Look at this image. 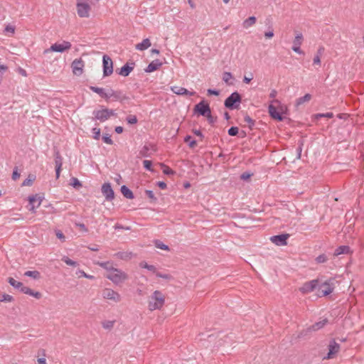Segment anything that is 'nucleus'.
<instances>
[{
    "instance_id": "393cba45",
    "label": "nucleus",
    "mask_w": 364,
    "mask_h": 364,
    "mask_svg": "<svg viewBox=\"0 0 364 364\" xmlns=\"http://www.w3.org/2000/svg\"><path fill=\"white\" fill-rule=\"evenodd\" d=\"M256 21H257L256 17L250 16V17L247 18V19H245L242 22V27L245 29H247V28H250L251 26H252L253 25H255L256 23Z\"/></svg>"
},
{
    "instance_id": "338daca9",
    "label": "nucleus",
    "mask_w": 364,
    "mask_h": 364,
    "mask_svg": "<svg viewBox=\"0 0 364 364\" xmlns=\"http://www.w3.org/2000/svg\"><path fill=\"white\" fill-rule=\"evenodd\" d=\"M146 195L151 199H155L154 194L152 191L146 190Z\"/></svg>"
},
{
    "instance_id": "a19ab883",
    "label": "nucleus",
    "mask_w": 364,
    "mask_h": 364,
    "mask_svg": "<svg viewBox=\"0 0 364 364\" xmlns=\"http://www.w3.org/2000/svg\"><path fill=\"white\" fill-rule=\"evenodd\" d=\"M70 184L75 188H79L82 186L80 181L77 178H72Z\"/></svg>"
},
{
    "instance_id": "37998d69",
    "label": "nucleus",
    "mask_w": 364,
    "mask_h": 364,
    "mask_svg": "<svg viewBox=\"0 0 364 364\" xmlns=\"http://www.w3.org/2000/svg\"><path fill=\"white\" fill-rule=\"evenodd\" d=\"M185 141L188 143L191 148H193L196 145V141L195 140H192L191 136H186Z\"/></svg>"
},
{
    "instance_id": "72a5a7b5",
    "label": "nucleus",
    "mask_w": 364,
    "mask_h": 364,
    "mask_svg": "<svg viewBox=\"0 0 364 364\" xmlns=\"http://www.w3.org/2000/svg\"><path fill=\"white\" fill-rule=\"evenodd\" d=\"M112 97L114 100H122L126 98L125 96H123L122 92L121 91H114Z\"/></svg>"
},
{
    "instance_id": "bb28decb",
    "label": "nucleus",
    "mask_w": 364,
    "mask_h": 364,
    "mask_svg": "<svg viewBox=\"0 0 364 364\" xmlns=\"http://www.w3.org/2000/svg\"><path fill=\"white\" fill-rule=\"evenodd\" d=\"M121 192L122 195L128 199H133L134 198V194L132 191L128 188L126 186H122L121 187Z\"/></svg>"
},
{
    "instance_id": "79ce46f5",
    "label": "nucleus",
    "mask_w": 364,
    "mask_h": 364,
    "mask_svg": "<svg viewBox=\"0 0 364 364\" xmlns=\"http://www.w3.org/2000/svg\"><path fill=\"white\" fill-rule=\"evenodd\" d=\"M114 322L113 321H105L102 322V325L105 329H111L114 326Z\"/></svg>"
},
{
    "instance_id": "bf43d9fd",
    "label": "nucleus",
    "mask_w": 364,
    "mask_h": 364,
    "mask_svg": "<svg viewBox=\"0 0 364 364\" xmlns=\"http://www.w3.org/2000/svg\"><path fill=\"white\" fill-rule=\"evenodd\" d=\"M114 90H110L108 92H105V99L108 100L112 97Z\"/></svg>"
},
{
    "instance_id": "8fccbe9b",
    "label": "nucleus",
    "mask_w": 364,
    "mask_h": 364,
    "mask_svg": "<svg viewBox=\"0 0 364 364\" xmlns=\"http://www.w3.org/2000/svg\"><path fill=\"white\" fill-rule=\"evenodd\" d=\"M55 168H61L62 167V158L57 155L55 159Z\"/></svg>"
},
{
    "instance_id": "c9c22d12",
    "label": "nucleus",
    "mask_w": 364,
    "mask_h": 364,
    "mask_svg": "<svg viewBox=\"0 0 364 364\" xmlns=\"http://www.w3.org/2000/svg\"><path fill=\"white\" fill-rule=\"evenodd\" d=\"M13 300H14L13 296L9 294H4L0 296V301L1 302H11Z\"/></svg>"
},
{
    "instance_id": "0eeeda50",
    "label": "nucleus",
    "mask_w": 364,
    "mask_h": 364,
    "mask_svg": "<svg viewBox=\"0 0 364 364\" xmlns=\"http://www.w3.org/2000/svg\"><path fill=\"white\" fill-rule=\"evenodd\" d=\"M115 114H116V113H115L114 110L109 109L107 108H104L100 110H95L93 112V115L95 116V119L99 120L101 122H105L111 116H114Z\"/></svg>"
},
{
    "instance_id": "2eb2a0df",
    "label": "nucleus",
    "mask_w": 364,
    "mask_h": 364,
    "mask_svg": "<svg viewBox=\"0 0 364 364\" xmlns=\"http://www.w3.org/2000/svg\"><path fill=\"white\" fill-rule=\"evenodd\" d=\"M102 193L108 201L112 200L114 197V191L109 183H105L102 185Z\"/></svg>"
},
{
    "instance_id": "f8f14e48",
    "label": "nucleus",
    "mask_w": 364,
    "mask_h": 364,
    "mask_svg": "<svg viewBox=\"0 0 364 364\" xmlns=\"http://www.w3.org/2000/svg\"><path fill=\"white\" fill-rule=\"evenodd\" d=\"M318 286V280L313 279L311 281L305 282L300 288L299 290L303 294H308L315 290L317 291Z\"/></svg>"
},
{
    "instance_id": "7c9ffc66",
    "label": "nucleus",
    "mask_w": 364,
    "mask_h": 364,
    "mask_svg": "<svg viewBox=\"0 0 364 364\" xmlns=\"http://www.w3.org/2000/svg\"><path fill=\"white\" fill-rule=\"evenodd\" d=\"M24 275L26 277H32L35 279L40 278V272L38 271H27L24 273Z\"/></svg>"
},
{
    "instance_id": "0e129e2a",
    "label": "nucleus",
    "mask_w": 364,
    "mask_h": 364,
    "mask_svg": "<svg viewBox=\"0 0 364 364\" xmlns=\"http://www.w3.org/2000/svg\"><path fill=\"white\" fill-rule=\"evenodd\" d=\"M301 46H292V50L298 54H304V52L300 48Z\"/></svg>"
},
{
    "instance_id": "9b49d317",
    "label": "nucleus",
    "mask_w": 364,
    "mask_h": 364,
    "mask_svg": "<svg viewBox=\"0 0 364 364\" xmlns=\"http://www.w3.org/2000/svg\"><path fill=\"white\" fill-rule=\"evenodd\" d=\"M103 75L109 76L113 73V63L112 59L107 55L102 57Z\"/></svg>"
},
{
    "instance_id": "f704fd0d",
    "label": "nucleus",
    "mask_w": 364,
    "mask_h": 364,
    "mask_svg": "<svg viewBox=\"0 0 364 364\" xmlns=\"http://www.w3.org/2000/svg\"><path fill=\"white\" fill-rule=\"evenodd\" d=\"M62 261H63L66 264L69 266L76 267L77 265V263L72 259H70L69 257L64 256L62 257Z\"/></svg>"
},
{
    "instance_id": "1a4fd4ad",
    "label": "nucleus",
    "mask_w": 364,
    "mask_h": 364,
    "mask_svg": "<svg viewBox=\"0 0 364 364\" xmlns=\"http://www.w3.org/2000/svg\"><path fill=\"white\" fill-rule=\"evenodd\" d=\"M71 43L68 41H63L62 43H54L50 48L45 50L44 53H48L49 52H59L63 53L65 50H69L71 48Z\"/></svg>"
},
{
    "instance_id": "412c9836",
    "label": "nucleus",
    "mask_w": 364,
    "mask_h": 364,
    "mask_svg": "<svg viewBox=\"0 0 364 364\" xmlns=\"http://www.w3.org/2000/svg\"><path fill=\"white\" fill-rule=\"evenodd\" d=\"M95 264L107 270V274H109L111 272H112V270L115 269L113 267L112 263L111 262H96Z\"/></svg>"
},
{
    "instance_id": "4d7b16f0",
    "label": "nucleus",
    "mask_w": 364,
    "mask_h": 364,
    "mask_svg": "<svg viewBox=\"0 0 364 364\" xmlns=\"http://www.w3.org/2000/svg\"><path fill=\"white\" fill-rule=\"evenodd\" d=\"M274 31L273 30H269L264 33V36L266 38H272L274 36Z\"/></svg>"
},
{
    "instance_id": "e433bc0d",
    "label": "nucleus",
    "mask_w": 364,
    "mask_h": 364,
    "mask_svg": "<svg viewBox=\"0 0 364 364\" xmlns=\"http://www.w3.org/2000/svg\"><path fill=\"white\" fill-rule=\"evenodd\" d=\"M139 265L142 268H145V269H147L149 271H151L153 272H156V267L154 265L148 264L145 262H141Z\"/></svg>"
},
{
    "instance_id": "473e14b6",
    "label": "nucleus",
    "mask_w": 364,
    "mask_h": 364,
    "mask_svg": "<svg viewBox=\"0 0 364 364\" xmlns=\"http://www.w3.org/2000/svg\"><path fill=\"white\" fill-rule=\"evenodd\" d=\"M90 90L100 95L102 97H105V91L103 88L92 86Z\"/></svg>"
},
{
    "instance_id": "c756f323",
    "label": "nucleus",
    "mask_w": 364,
    "mask_h": 364,
    "mask_svg": "<svg viewBox=\"0 0 364 364\" xmlns=\"http://www.w3.org/2000/svg\"><path fill=\"white\" fill-rule=\"evenodd\" d=\"M311 99V95L310 94H306L304 97H301L296 100V105L299 106L306 102H309Z\"/></svg>"
},
{
    "instance_id": "f03ea898",
    "label": "nucleus",
    "mask_w": 364,
    "mask_h": 364,
    "mask_svg": "<svg viewBox=\"0 0 364 364\" xmlns=\"http://www.w3.org/2000/svg\"><path fill=\"white\" fill-rule=\"evenodd\" d=\"M106 277L116 285H119L128 279V274L120 269L115 268Z\"/></svg>"
},
{
    "instance_id": "a18cd8bd",
    "label": "nucleus",
    "mask_w": 364,
    "mask_h": 364,
    "mask_svg": "<svg viewBox=\"0 0 364 364\" xmlns=\"http://www.w3.org/2000/svg\"><path fill=\"white\" fill-rule=\"evenodd\" d=\"M239 129L237 127H232L228 129L230 136H236L238 134Z\"/></svg>"
},
{
    "instance_id": "5fc2aeb1",
    "label": "nucleus",
    "mask_w": 364,
    "mask_h": 364,
    "mask_svg": "<svg viewBox=\"0 0 364 364\" xmlns=\"http://www.w3.org/2000/svg\"><path fill=\"white\" fill-rule=\"evenodd\" d=\"M92 132L95 134L94 138L96 139H98L100 137V129H97V128H93Z\"/></svg>"
},
{
    "instance_id": "9d476101",
    "label": "nucleus",
    "mask_w": 364,
    "mask_h": 364,
    "mask_svg": "<svg viewBox=\"0 0 364 364\" xmlns=\"http://www.w3.org/2000/svg\"><path fill=\"white\" fill-rule=\"evenodd\" d=\"M328 352L323 359H333L336 357L341 349L340 344L336 343L335 340H331L328 346Z\"/></svg>"
},
{
    "instance_id": "4be33fe9",
    "label": "nucleus",
    "mask_w": 364,
    "mask_h": 364,
    "mask_svg": "<svg viewBox=\"0 0 364 364\" xmlns=\"http://www.w3.org/2000/svg\"><path fill=\"white\" fill-rule=\"evenodd\" d=\"M21 292L26 294H28L30 296H32L36 299H41V294L38 291H34L31 289H30L28 287H25L21 289Z\"/></svg>"
},
{
    "instance_id": "052dcab7",
    "label": "nucleus",
    "mask_w": 364,
    "mask_h": 364,
    "mask_svg": "<svg viewBox=\"0 0 364 364\" xmlns=\"http://www.w3.org/2000/svg\"><path fill=\"white\" fill-rule=\"evenodd\" d=\"M163 172L166 175H171L173 173V170L168 166H165V168L163 170Z\"/></svg>"
},
{
    "instance_id": "c85d7f7f",
    "label": "nucleus",
    "mask_w": 364,
    "mask_h": 364,
    "mask_svg": "<svg viewBox=\"0 0 364 364\" xmlns=\"http://www.w3.org/2000/svg\"><path fill=\"white\" fill-rule=\"evenodd\" d=\"M303 39V35L301 33H297L293 41V46H301Z\"/></svg>"
},
{
    "instance_id": "6e6d98bb",
    "label": "nucleus",
    "mask_w": 364,
    "mask_h": 364,
    "mask_svg": "<svg viewBox=\"0 0 364 364\" xmlns=\"http://www.w3.org/2000/svg\"><path fill=\"white\" fill-rule=\"evenodd\" d=\"M55 235H56V237H57L58 239H60V240H63V241H64V240H65V236H64V235L63 234V232H62L61 231H60V230H56V231H55Z\"/></svg>"
},
{
    "instance_id": "49530a36",
    "label": "nucleus",
    "mask_w": 364,
    "mask_h": 364,
    "mask_svg": "<svg viewBox=\"0 0 364 364\" xmlns=\"http://www.w3.org/2000/svg\"><path fill=\"white\" fill-rule=\"evenodd\" d=\"M127 121L130 124H134L137 122V119L135 115H129L127 117Z\"/></svg>"
},
{
    "instance_id": "a211bd4d",
    "label": "nucleus",
    "mask_w": 364,
    "mask_h": 364,
    "mask_svg": "<svg viewBox=\"0 0 364 364\" xmlns=\"http://www.w3.org/2000/svg\"><path fill=\"white\" fill-rule=\"evenodd\" d=\"M171 90L178 95H190V96H193L195 95V92H190L188 91L187 89L184 88V87H178V86H172L171 87Z\"/></svg>"
},
{
    "instance_id": "ddd939ff",
    "label": "nucleus",
    "mask_w": 364,
    "mask_h": 364,
    "mask_svg": "<svg viewBox=\"0 0 364 364\" xmlns=\"http://www.w3.org/2000/svg\"><path fill=\"white\" fill-rule=\"evenodd\" d=\"M84 67L85 63L81 58L75 59L71 64L73 74L77 76L82 74Z\"/></svg>"
},
{
    "instance_id": "3c124183",
    "label": "nucleus",
    "mask_w": 364,
    "mask_h": 364,
    "mask_svg": "<svg viewBox=\"0 0 364 364\" xmlns=\"http://www.w3.org/2000/svg\"><path fill=\"white\" fill-rule=\"evenodd\" d=\"M143 164H144V167L146 169V170H149V171H152L151 169V166H152V163L151 161H149V160H144L143 161Z\"/></svg>"
},
{
    "instance_id": "58836bf2",
    "label": "nucleus",
    "mask_w": 364,
    "mask_h": 364,
    "mask_svg": "<svg viewBox=\"0 0 364 364\" xmlns=\"http://www.w3.org/2000/svg\"><path fill=\"white\" fill-rule=\"evenodd\" d=\"M131 253L125 252H117L115 256L117 258L122 259H127V258L130 257Z\"/></svg>"
},
{
    "instance_id": "864d4df0",
    "label": "nucleus",
    "mask_w": 364,
    "mask_h": 364,
    "mask_svg": "<svg viewBox=\"0 0 364 364\" xmlns=\"http://www.w3.org/2000/svg\"><path fill=\"white\" fill-rule=\"evenodd\" d=\"M102 139H103L104 142L107 144H112V140L110 136H109L108 134L104 135L102 136Z\"/></svg>"
},
{
    "instance_id": "ea45409f",
    "label": "nucleus",
    "mask_w": 364,
    "mask_h": 364,
    "mask_svg": "<svg viewBox=\"0 0 364 364\" xmlns=\"http://www.w3.org/2000/svg\"><path fill=\"white\" fill-rule=\"evenodd\" d=\"M76 274L79 275V277H83L85 278L89 279H95V277L92 275L87 274L85 273L83 270L79 269Z\"/></svg>"
},
{
    "instance_id": "13d9d810",
    "label": "nucleus",
    "mask_w": 364,
    "mask_h": 364,
    "mask_svg": "<svg viewBox=\"0 0 364 364\" xmlns=\"http://www.w3.org/2000/svg\"><path fill=\"white\" fill-rule=\"evenodd\" d=\"M156 275L158 277L166 279H169L171 277L170 275H168V274H161L160 272H156Z\"/></svg>"
},
{
    "instance_id": "c03bdc74",
    "label": "nucleus",
    "mask_w": 364,
    "mask_h": 364,
    "mask_svg": "<svg viewBox=\"0 0 364 364\" xmlns=\"http://www.w3.org/2000/svg\"><path fill=\"white\" fill-rule=\"evenodd\" d=\"M244 121L248 124L250 128H252V127L255 124L254 120L248 115H246L244 117Z\"/></svg>"
},
{
    "instance_id": "69168bd1",
    "label": "nucleus",
    "mask_w": 364,
    "mask_h": 364,
    "mask_svg": "<svg viewBox=\"0 0 364 364\" xmlns=\"http://www.w3.org/2000/svg\"><path fill=\"white\" fill-rule=\"evenodd\" d=\"M20 177V173L18 172V171L16 169L13 171L12 173V178L16 181Z\"/></svg>"
},
{
    "instance_id": "423d86ee",
    "label": "nucleus",
    "mask_w": 364,
    "mask_h": 364,
    "mask_svg": "<svg viewBox=\"0 0 364 364\" xmlns=\"http://www.w3.org/2000/svg\"><path fill=\"white\" fill-rule=\"evenodd\" d=\"M241 102V96L237 92L232 93L225 100V106L230 109H237Z\"/></svg>"
},
{
    "instance_id": "7ed1b4c3",
    "label": "nucleus",
    "mask_w": 364,
    "mask_h": 364,
    "mask_svg": "<svg viewBox=\"0 0 364 364\" xmlns=\"http://www.w3.org/2000/svg\"><path fill=\"white\" fill-rule=\"evenodd\" d=\"M334 289V279H328L322 284H318L317 287V295L320 297L326 296L333 292Z\"/></svg>"
},
{
    "instance_id": "4c0bfd02",
    "label": "nucleus",
    "mask_w": 364,
    "mask_h": 364,
    "mask_svg": "<svg viewBox=\"0 0 364 364\" xmlns=\"http://www.w3.org/2000/svg\"><path fill=\"white\" fill-rule=\"evenodd\" d=\"M154 245H155L156 247H157L159 249L164 250H168V247L166 245L164 244L160 240H156L154 242Z\"/></svg>"
},
{
    "instance_id": "aec40b11",
    "label": "nucleus",
    "mask_w": 364,
    "mask_h": 364,
    "mask_svg": "<svg viewBox=\"0 0 364 364\" xmlns=\"http://www.w3.org/2000/svg\"><path fill=\"white\" fill-rule=\"evenodd\" d=\"M151 46V43L149 38H145L142 42L135 45V48L137 50L144 51L148 49Z\"/></svg>"
},
{
    "instance_id": "774afa93",
    "label": "nucleus",
    "mask_w": 364,
    "mask_h": 364,
    "mask_svg": "<svg viewBox=\"0 0 364 364\" xmlns=\"http://www.w3.org/2000/svg\"><path fill=\"white\" fill-rule=\"evenodd\" d=\"M207 92H208V95H219V91H218L216 90L208 89L207 90Z\"/></svg>"
},
{
    "instance_id": "09e8293b",
    "label": "nucleus",
    "mask_w": 364,
    "mask_h": 364,
    "mask_svg": "<svg viewBox=\"0 0 364 364\" xmlns=\"http://www.w3.org/2000/svg\"><path fill=\"white\" fill-rule=\"evenodd\" d=\"M333 117V114L332 112H327L325 114H316L315 117L316 119L321 118V117H327V118H332Z\"/></svg>"
},
{
    "instance_id": "e2e57ef3",
    "label": "nucleus",
    "mask_w": 364,
    "mask_h": 364,
    "mask_svg": "<svg viewBox=\"0 0 364 364\" xmlns=\"http://www.w3.org/2000/svg\"><path fill=\"white\" fill-rule=\"evenodd\" d=\"M314 64L320 65L321 64V57L318 55H316L314 58Z\"/></svg>"
},
{
    "instance_id": "6ab92c4d",
    "label": "nucleus",
    "mask_w": 364,
    "mask_h": 364,
    "mask_svg": "<svg viewBox=\"0 0 364 364\" xmlns=\"http://www.w3.org/2000/svg\"><path fill=\"white\" fill-rule=\"evenodd\" d=\"M161 65L162 63L159 60H154L148 65L144 70L146 73H152L158 70Z\"/></svg>"
},
{
    "instance_id": "2f4dec72",
    "label": "nucleus",
    "mask_w": 364,
    "mask_h": 364,
    "mask_svg": "<svg viewBox=\"0 0 364 364\" xmlns=\"http://www.w3.org/2000/svg\"><path fill=\"white\" fill-rule=\"evenodd\" d=\"M232 78V75L229 72H225L223 75V81L228 85H232V82H230V80Z\"/></svg>"
},
{
    "instance_id": "a878e982",
    "label": "nucleus",
    "mask_w": 364,
    "mask_h": 364,
    "mask_svg": "<svg viewBox=\"0 0 364 364\" xmlns=\"http://www.w3.org/2000/svg\"><path fill=\"white\" fill-rule=\"evenodd\" d=\"M327 323H328V320L326 318L323 319V320L313 324L309 328V330L314 331H318V330L322 328Z\"/></svg>"
},
{
    "instance_id": "20e7f679",
    "label": "nucleus",
    "mask_w": 364,
    "mask_h": 364,
    "mask_svg": "<svg viewBox=\"0 0 364 364\" xmlns=\"http://www.w3.org/2000/svg\"><path fill=\"white\" fill-rule=\"evenodd\" d=\"M269 113L270 116L277 119L278 121H282L283 117L280 112H283L282 107H280V102L278 100H274L268 107Z\"/></svg>"
},
{
    "instance_id": "cd10ccee",
    "label": "nucleus",
    "mask_w": 364,
    "mask_h": 364,
    "mask_svg": "<svg viewBox=\"0 0 364 364\" xmlns=\"http://www.w3.org/2000/svg\"><path fill=\"white\" fill-rule=\"evenodd\" d=\"M8 282L10 284V285H11L15 289L19 290L21 292V289H23L24 287L23 284L21 282H17L12 277H9L8 279Z\"/></svg>"
},
{
    "instance_id": "680f3d73",
    "label": "nucleus",
    "mask_w": 364,
    "mask_h": 364,
    "mask_svg": "<svg viewBox=\"0 0 364 364\" xmlns=\"http://www.w3.org/2000/svg\"><path fill=\"white\" fill-rule=\"evenodd\" d=\"M251 176H252L251 173L245 172L241 175L240 178H241V179L245 181V180H247L248 178H250Z\"/></svg>"
},
{
    "instance_id": "f3484780",
    "label": "nucleus",
    "mask_w": 364,
    "mask_h": 364,
    "mask_svg": "<svg viewBox=\"0 0 364 364\" xmlns=\"http://www.w3.org/2000/svg\"><path fill=\"white\" fill-rule=\"evenodd\" d=\"M289 235L282 234L271 237L270 240L278 246H283L287 245V240Z\"/></svg>"
},
{
    "instance_id": "f257e3e1",
    "label": "nucleus",
    "mask_w": 364,
    "mask_h": 364,
    "mask_svg": "<svg viewBox=\"0 0 364 364\" xmlns=\"http://www.w3.org/2000/svg\"><path fill=\"white\" fill-rule=\"evenodd\" d=\"M165 303L164 294L159 291H154L148 299V309L153 311L161 309Z\"/></svg>"
},
{
    "instance_id": "603ef678",
    "label": "nucleus",
    "mask_w": 364,
    "mask_h": 364,
    "mask_svg": "<svg viewBox=\"0 0 364 364\" xmlns=\"http://www.w3.org/2000/svg\"><path fill=\"white\" fill-rule=\"evenodd\" d=\"M15 31V28L11 25H7L4 29V32L6 33L14 34Z\"/></svg>"
},
{
    "instance_id": "4468645a",
    "label": "nucleus",
    "mask_w": 364,
    "mask_h": 364,
    "mask_svg": "<svg viewBox=\"0 0 364 364\" xmlns=\"http://www.w3.org/2000/svg\"><path fill=\"white\" fill-rule=\"evenodd\" d=\"M194 111L204 117L209 114L211 112L208 104L205 103L204 101H201L197 104L194 107Z\"/></svg>"
},
{
    "instance_id": "de8ad7c7",
    "label": "nucleus",
    "mask_w": 364,
    "mask_h": 364,
    "mask_svg": "<svg viewBox=\"0 0 364 364\" xmlns=\"http://www.w3.org/2000/svg\"><path fill=\"white\" fill-rule=\"evenodd\" d=\"M328 258L326 255H321L316 258L318 263H324L327 261Z\"/></svg>"
},
{
    "instance_id": "b1692460",
    "label": "nucleus",
    "mask_w": 364,
    "mask_h": 364,
    "mask_svg": "<svg viewBox=\"0 0 364 364\" xmlns=\"http://www.w3.org/2000/svg\"><path fill=\"white\" fill-rule=\"evenodd\" d=\"M350 252V247L347 245L339 246L335 250L333 253L334 256H338L342 254H348Z\"/></svg>"
},
{
    "instance_id": "6e6552de",
    "label": "nucleus",
    "mask_w": 364,
    "mask_h": 364,
    "mask_svg": "<svg viewBox=\"0 0 364 364\" xmlns=\"http://www.w3.org/2000/svg\"><path fill=\"white\" fill-rule=\"evenodd\" d=\"M102 296L103 299L110 300L114 303H118L122 300L121 295L110 288H105L102 291Z\"/></svg>"
},
{
    "instance_id": "39448f33",
    "label": "nucleus",
    "mask_w": 364,
    "mask_h": 364,
    "mask_svg": "<svg viewBox=\"0 0 364 364\" xmlns=\"http://www.w3.org/2000/svg\"><path fill=\"white\" fill-rule=\"evenodd\" d=\"M89 0H77V13L81 18H88L91 7L88 3Z\"/></svg>"
},
{
    "instance_id": "dca6fc26",
    "label": "nucleus",
    "mask_w": 364,
    "mask_h": 364,
    "mask_svg": "<svg viewBox=\"0 0 364 364\" xmlns=\"http://www.w3.org/2000/svg\"><path fill=\"white\" fill-rule=\"evenodd\" d=\"M28 202H29V210L32 213L36 212V209L38 208L41 205V197L36 196H31L28 197Z\"/></svg>"
},
{
    "instance_id": "5701e85b",
    "label": "nucleus",
    "mask_w": 364,
    "mask_h": 364,
    "mask_svg": "<svg viewBox=\"0 0 364 364\" xmlns=\"http://www.w3.org/2000/svg\"><path fill=\"white\" fill-rule=\"evenodd\" d=\"M134 66L129 65L128 63H126L124 65H123L119 72V74L122 76H128L129 73L133 70Z\"/></svg>"
}]
</instances>
